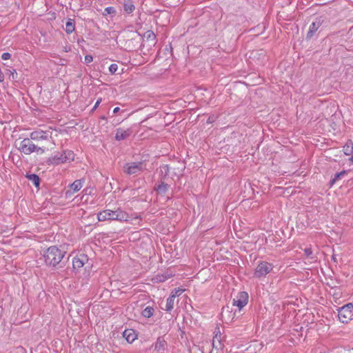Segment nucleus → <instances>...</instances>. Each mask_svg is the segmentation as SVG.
<instances>
[{
  "label": "nucleus",
  "instance_id": "obj_1",
  "mask_svg": "<svg viewBox=\"0 0 353 353\" xmlns=\"http://www.w3.org/2000/svg\"><path fill=\"white\" fill-rule=\"evenodd\" d=\"M130 216L127 212L118 208L117 210H105L99 212L97 214V219L99 221H127Z\"/></svg>",
  "mask_w": 353,
  "mask_h": 353
},
{
  "label": "nucleus",
  "instance_id": "obj_2",
  "mask_svg": "<svg viewBox=\"0 0 353 353\" xmlns=\"http://www.w3.org/2000/svg\"><path fill=\"white\" fill-rule=\"evenodd\" d=\"M65 252L56 246H51L47 249L43 254L44 261L47 265L55 267L63 259Z\"/></svg>",
  "mask_w": 353,
  "mask_h": 353
},
{
  "label": "nucleus",
  "instance_id": "obj_3",
  "mask_svg": "<svg viewBox=\"0 0 353 353\" xmlns=\"http://www.w3.org/2000/svg\"><path fill=\"white\" fill-rule=\"evenodd\" d=\"M19 150L25 154H30L36 152L37 154H43L48 149L46 146H39L31 141V139L25 138L19 143Z\"/></svg>",
  "mask_w": 353,
  "mask_h": 353
},
{
  "label": "nucleus",
  "instance_id": "obj_4",
  "mask_svg": "<svg viewBox=\"0 0 353 353\" xmlns=\"http://www.w3.org/2000/svg\"><path fill=\"white\" fill-rule=\"evenodd\" d=\"M339 319L343 323H347L353 319V304L349 303L338 309Z\"/></svg>",
  "mask_w": 353,
  "mask_h": 353
},
{
  "label": "nucleus",
  "instance_id": "obj_5",
  "mask_svg": "<svg viewBox=\"0 0 353 353\" xmlns=\"http://www.w3.org/2000/svg\"><path fill=\"white\" fill-rule=\"evenodd\" d=\"M74 154L71 150H64L62 153L57 154L49 159L53 164H61L70 162L74 160Z\"/></svg>",
  "mask_w": 353,
  "mask_h": 353
},
{
  "label": "nucleus",
  "instance_id": "obj_6",
  "mask_svg": "<svg viewBox=\"0 0 353 353\" xmlns=\"http://www.w3.org/2000/svg\"><path fill=\"white\" fill-rule=\"evenodd\" d=\"M30 137L34 141H46L54 145L52 137V132L50 131H43L41 130H34L30 133Z\"/></svg>",
  "mask_w": 353,
  "mask_h": 353
},
{
  "label": "nucleus",
  "instance_id": "obj_7",
  "mask_svg": "<svg viewBox=\"0 0 353 353\" xmlns=\"http://www.w3.org/2000/svg\"><path fill=\"white\" fill-rule=\"evenodd\" d=\"M272 268L273 266L271 263L263 261L256 267L254 272V276L257 278L265 276L272 270Z\"/></svg>",
  "mask_w": 353,
  "mask_h": 353
},
{
  "label": "nucleus",
  "instance_id": "obj_8",
  "mask_svg": "<svg viewBox=\"0 0 353 353\" xmlns=\"http://www.w3.org/2000/svg\"><path fill=\"white\" fill-rule=\"evenodd\" d=\"M143 170L142 162H132L126 163L123 166V172L128 174H137Z\"/></svg>",
  "mask_w": 353,
  "mask_h": 353
},
{
  "label": "nucleus",
  "instance_id": "obj_9",
  "mask_svg": "<svg viewBox=\"0 0 353 353\" xmlns=\"http://www.w3.org/2000/svg\"><path fill=\"white\" fill-rule=\"evenodd\" d=\"M248 301V294L245 292H241L239 293L236 298L233 299V305L239 307V310L242 309Z\"/></svg>",
  "mask_w": 353,
  "mask_h": 353
},
{
  "label": "nucleus",
  "instance_id": "obj_10",
  "mask_svg": "<svg viewBox=\"0 0 353 353\" xmlns=\"http://www.w3.org/2000/svg\"><path fill=\"white\" fill-rule=\"evenodd\" d=\"M132 131L130 128L123 129L119 128L117 130L115 139L117 141H121L128 139L132 134Z\"/></svg>",
  "mask_w": 353,
  "mask_h": 353
},
{
  "label": "nucleus",
  "instance_id": "obj_11",
  "mask_svg": "<svg viewBox=\"0 0 353 353\" xmlns=\"http://www.w3.org/2000/svg\"><path fill=\"white\" fill-rule=\"evenodd\" d=\"M321 24L322 21L320 19H317L315 21L312 22L310 26L306 38L308 39H311L314 35L318 29L321 27Z\"/></svg>",
  "mask_w": 353,
  "mask_h": 353
},
{
  "label": "nucleus",
  "instance_id": "obj_12",
  "mask_svg": "<svg viewBox=\"0 0 353 353\" xmlns=\"http://www.w3.org/2000/svg\"><path fill=\"white\" fill-rule=\"evenodd\" d=\"M88 261L87 256L85 254H80L73 259L72 265L74 269L82 268L85 263Z\"/></svg>",
  "mask_w": 353,
  "mask_h": 353
},
{
  "label": "nucleus",
  "instance_id": "obj_13",
  "mask_svg": "<svg viewBox=\"0 0 353 353\" xmlns=\"http://www.w3.org/2000/svg\"><path fill=\"white\" fill-rule=\"evenodd\" d=\"M83 186V183L81 180H76L74 181L70 185V190H68L65 192L66 196H70L74 192H77L81 190Z\"/></svg>",
  "mask_w": 353,
  "mask_h": 353
},
{
  "label": "nucleus",
  "instance_id": "obj_14",
  "mask_svg": "<svg viewBox=\"0 0 353 353\" xmlns=\"http://www.w3.org/2000/svg\"><path fill=\"white\" fill-rule=\"evenodd\" d=\"M212 346L216 349H221L223 345L221 344V334L219 327L216 328L215 336L212 340Z\"/></svg>",
  "mask_w": 353,
  "mask_h": 353
},
{
  "label": "nucleus",
  "instance_id": "obj_15",
  "mask_svg": "<svg viewBox=\"0 0 353 353\" xmlns=\"http://www.w3.org/2000/svg\"><path fill=\"white\" fill-rule=\"evenodd\" d=\"M167 347V342L165 340L160 336L157 339V341L154 344V350L158 352L159 353H163Z\"/></svg>",
  "mask_w": 353,
  "mask_h": 353
},
{
  "label": "nucleus",
  "instance_id": "obj_16",
  "mask_svg": "<svg viewBox=\"0 0 353 353\" xmlns=\"http://www.w3.org/2000/svg\"><path fill=\"white\" fill-rule=\"evenodd\" d=\"M123 337L128 343H132L137 338V335L133 330H125L123 333Z\"/></svg>",
  "mask_w": 353,
  "mask_h": 353
},
{
  "label": "nucleus",
  "instance_id": "obj_17",
  "mask_svg": "<svg viewBox=\"0 0 353 353\" xmlns=\"http://www.w3.org/2000/svg\"><path fill=\"white\" fill-rule=\"evenodd\" d=\"M75 30L74 21L72 19H69L65 23V30L68 34H71Z\"/></svg>",
  "mask_w": 353,
  "mask_h": 353
},
{
  "label": "nucleus",
  "instance_id": "obj_18",
  "mask_svg": "<svg viewBox=\"0 0 353 353\" xmlns=\"http://www.w3.org/2000/svg\"><path fill=\"white\" fill-rule=\"evenodd\" d=\"M343 152L345 155H350L353 152V143L351 140H348L343 146Z\"/></svg>",
  "mask_w": 353,
  "mask_h": 353
},
{
  "label": "nucleus",
  "instance_id": "obj_19",
  "mask_svg": "<svg viewBox=\"0 0 353 353\" xmlns=\"http://www.w3.org/2000/svg\"><path fill=\"white\" fill-rule=\"evenodd\" d=\"M123 9H124V11L127 14H131L132 12H134L135 7H134V4L132 3V2L128 1V2H126L124 3Z\"/></svg>",
  "mask_w": 353,
  "mask_h": 353
},
{
  "label": "nucleus",
  "instance_id": "obj_20",
  "mask_svg": "<svg viewBox=\"0 0 353 353\" xmlns=\"http://www.w3.org/2000/svg\"><path fill=\"white\" fill-rule=\"evenodd\" d=\"M27 178L32 182V183L37 187L38 188L39 185V181H40V179H39V177L38 175L35 174H29V175H27L26 176Z\"/></svg>",
  "mask_w": 353,
  "mask_h": 353
},
{
  "label": "nucleus",
  "instance_id": "obj_21",
  "mask_svg": "<svg viewBox=\"0 0 353 353\" xmlns=\"http://www.w3.org/2000/svg\"><path fill=\"white\" fill-rule=\"evenodd\" d=\"M154 308L151 306H147L142 312V315L145 318L151 317L154 314Z\"/></svg>",
  "mask_w": 353,
  "mask_h": 353
},
{
  "label": "nucleus",
  "instance_id": "obj_22",
  "mask_svg": "<svg viewBox=\"0 0 353 353\" xmlns=\"http://www.w3.org/2000/svg\"><path fill=\"white\" fill-rule=\"evenodd\" d=\"M174 300L175 299L172 298L170 296L168 298L165 305V310L167 312H170L173 309L174 305Z\"/></svg>",
  "mask_w": 353,
  "mask_h": 353
},
{
  "label": "nucleus",
  "instance_id": "obj_23",
  "mask_svg": "<svg viewBox=\"0 0 353 353\" xmlns=\"http://www.w3.org/2000/svg\"><path fill=\"white\" fill-rule=\"evenodd\" d=\"M168 189V185L161 182L160 184L158 185L157 188H156L157 191L159 194H164L166 192V191Z\"/></svg>",
  "mask_w": 353,
  "mask_h": 353
},
{
  "label": "nucleus",
  "instance_id": "obj_24",
  "mask_svg": "<svg viewBox=\"0 0 353 353\" xmlns=\"http://www.w3.org/2000/svg\"><path fill=\"white\" fill-rule=\"evenodd\" d=\"M172 276V274H158L155 277V280L157 281V282H164L165 281L168 279L170 278Z\"/></svg>",
  "mask_w": 353,
  "mask_h": 353
},
{
  "label": "nucleus",
  "instance_id": "obj_25",
  "mask_svg": "<svg viewBox=\"0 0 353 353\" xmlns=\"http://www.w3.org/2000/svg\"><path fill=\"white\" fill-rule=\"evenodd\" d=\"M117 11L116 9L114 7H107L104 10L103 15H108V14H116Z\"/></svg>",
  "mask_w": 353,
  "mask_h": 353
},
{
  "label": "nucleus",
  "instance_id": "obj_26",
  "mask_svg": "<svg viewBox=\"0 0 353 353\" xmlns=\"http://www.w3.org/2000/svg\"><path fill=\"white\" fill-rule=\"evenodd\" d=\"M183 290L182 289H174V290L172 291L171 294L170 296L174 299H176V297L180 296L183 293Z\"/></svg>",
  "mask_w": 353,
  "mask_h": 353
},
{
  "label": "nucleus",
  "instance_id": "obj_27",
  "mask_svg": "<svg viewBox=\"0 0 353 353\" xmlns=\"http://www.w3.org/2000/svg\"><path fill=\"white\" fill-rule=\"evenodd\" d=\"M10 72V79H12V81H14L17 79V73L16 72V70L12 69V70H8Z\"/></svg>",
  "mask_w": 353,
  "mask_h": 353
},
{
  "label": "nucleus",
  "instance_id": "obj_28",
  "mask_svg": "<svg viewBox=\"0 0 353 353\" xmlns=\"http://www.w3.org/2000/svg\"><path fill=\"white\" fill-rule=\"evenodd\" d=\"M118 70V65L112 63L109 67V71L111 74H114Z\"/></svg>",
  "mask_w": 353,
  "mask_h": 353
},
{
  "label": "nucleus",
  "instance_id": "obj_29",
  "mask_svg": "<svg viewBox=\"0 0 353 353\" xmlns=\"http://www.w3.org/2000/svg\"><path fill=\"white\" fill-rule=\"evenodd\" d=\"M344 174H345L344 171L336 173L334 176V178L331 181V183L333 184L338 179H339Z\"/></svg>",
  "mask_w": 353,
  "mask_h": 353
},
{
  "label": "nucleus",
  "instance_id": "obj_30",
  "mask_svg": "<svg viewBox=\"0 0 353 353\" xmlns=\"http://www.w3.org/2000/svg\"><path fill=\"white\" fill-rule=\"evenodd\" d=\"M11 57V54L9 52H4L1 55V59L3 60H8Z\"/></svg>",
  "mask_w": 353,
  "mask_h": 353
},
{
  "label": "nucleus",
  "instance_id": "obj_31",
  "mask_svg": "<svg viewBox=\"0 0 353 353\" xmlns=\"http://www.w3.org/2000/svg\"><path fill=\"white\" fill-rule=\"evenodd\" d=\"M304 253L307 256H310L312 254V250L311 248H306L304 250Z\"/></svg>",
  "mask_w": 353,
  "mask_h": 353
},
{
  "label": "nucleus",
  "instance_id": "obj_32",
  "mask_svg": "<svg viewBox=\"0 0 353 353\" xmlns=\"http://www.w3.org/2000/svg\"><path fill=\"white\" fill-rule=\"evenodd\" d=\"M92 61H93V57H92V55H89V54H88V55H85V62L86 63H91Z\"/></svg>",
  "mask_w": 353,
  "mask_h": 353
},
{
  "label": "nucleus",
  "instance_id": "obj_33",
  "mask_svg": "<svg viewBox=\"0 0 353 353\" xmlns=\"http://www.w3.org/2000/svg\"><path fill=\"white\" fill-rule=\"evenodd\" d=\"M101 99H99L97 101V102L95 103V105H94L92 110H95L99 106V105L101 103Z\"/></svg>",
  "mask_w": 353,
  "mask_h": 353
},
{
  "label": "nucleus",
  "instance_id": "obj_34",
  "mask_svg": "<svg viewBox=\"0 0 353 353\" xmlns=\"http://www.w3.org/2000/svg\"><path fill=\"white\" fill-rule=\"evenodd\" d=\"M119 110H120V108L119 107H116V108H114L113 112L114 114H116V113L119 112Z\"/></svg>",
  "mask_w": 353,
  "mask_h": 353
},
{
  "label": "nucleus",
  "instance_id": "obj_35",
  "mask_svg": "<svg viewBox=\"0 0 353 353\" xmlns=\"http://www.w3.org/2000/svg\"><path fill=\"white\" fill-rule=\"evenodd\" d=\"M350 161L353 163V156L350 159Z\"/></svg>",
  "mask_w": 353,
  "mask_h": 353
}]
</instances>
